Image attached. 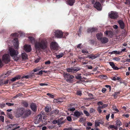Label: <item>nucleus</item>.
Masks as SVG:
<instances>
[{"instance_id": "obj_1", "label": "nucleus", "mask_w": 130, "mask_h": 130, "mask_svg": "<svg viewBox=\"0 0 130 130\" xmlns=\"http://www.w3.org/2000/svg\"><path fill=\"white\" fill-rule=\"evenodd\" d=\"M48 43L46 40L42 39L35 43V47L36 50H39L46 49Z\"/></svg>"}, {"instance_id": "obj_2", "label": "nucleus", "mask_w": 130, "mask_h": 130, "mask_svg": "<svg viewBox=\"0 0 130 130\" xmlns=\"http://www.w3.org/2000/svg\"><path fill=\"white\" fill-rule=\"evenodd\" d=\"M8 53L15 60L17 61L19 60V58L17 57L19 52L17 50H14L12 47H9Z\"/></svg>"}, {"instance_id": "obj_3", "label": "nucleus", "mask_w": 130, "mask_h": 130, "mask_svg": "<svg viewBox=\"0 0 130 130\" xmlns=\"http://www.w3.org/2000/svg\"><path fill=\"white\" fill-rule=\"evenodd\" d=\"M2 61L5 63H7L10 61V57L8 54H5L4 55L2 58Z\"/></svg>"}, {"instance_id": "obj_4", "label": "nucleus", "mask_w": 130, "mask_h": 130, "mask_svg": "<svg viewBox=\"0 0 130 130\" xmlns=\"http://www.w3.org/2000/svg\"><path fill=\"white\" fill-rule=\"evenodd\" d=\"M108 15L111 18L113 19H117L118 18V13L116 12L113 11L109 13Z\"/></svg>"}, {"instance_id": "obj_5", "label": "nucleus", "mask_w": 130, "mask_h": 130, "mask_svg": "<svg viewBox=\"0 0 130 130\" xmlns=\"http://www.w3.org/2000/svg\"><path fill=\"white\" fill-rule=\"evenodd\" d=\"M25 109L23 108H19L16 114L17 117H19L23 114L24 112Z\"/></svg>"}, {"instance_id": "obj_6", "label": "nucleus", "mask_w": 130, "mask_h": 130, "mask_svg": "<svg viewBox=\"0 0 130 130\" xmlns=\"http://www.w3.org/2000/svg\"><path fill=\"white\" fill-rule=\"evenodd\" d=\"M66 80L68 82H70L72 81V79L74 78V76L70 75L69 73H67L64 75Z\"/></svg>"}, {"instance_id": "obj_7", "label": "nucleus", "mask_w": 130, "mask_h": 130, "mask_svg": "<svg viewBox=\"0 0 130 130\" xmlns=\"http://www.w3.org/2000/svg\"><path fill=\"white\" fill-rule=\"evenodd\" d=\"M55 36L58 38H60L63 37V33L60 30H56L55 32Z\"/></svg>"}, {"instance_id": "obj_8", "label": "nucleus", "mask_w": 130, "mask_h": 130, "mask_svg": "<svg viewBox=\"0 0 130 130\" xmlns=\"http://www.w3.org/2000/svg\"><path fill=\"white\" fill-rule=\"evenodd\" d=\"M58 47V45L56 42H52L51 43L50 47L52 49L57 50Z\"/></svg>"}, {"instance_id": "obj_9", "label": "nucleus", "mask_w": 130, "mask_h": 130, "mask_svg": "<svg viewBox=\"0 0 130 130\" xmlns=\"http://www.w3.org/2000/svg\"><path fill=\"white\" fill-rule=\"evenodd\" d=\"M24 49L26 52L28 53L31 51V48L30 45H25L24 46Z\"/></svg>"}, {"instance_id": "obj_10", "label": "nucleus", "mask_w": 130, "mask_h": 130, "mask_svg": "<svg viewBox=\"0 0 130 130\" xmlns=\"http://www.w3.org/2000/svg\"><path fill=\"white\" fill-rule=\"evenodd\" d=\"M100 56V54H96L94 55L92 54H91L89 55H88L87 57L89 59H94Z\"/></svg>"}, {"instance_id": "obj_11", "label": "nucleus", "mask_w": 130, "mask_h": 130, "mask_svg": "<svg viewBox=\"0 0 130 130\" xmlns=\"http://www.w3.org/2000/svg\"><path fill=\"white\" fill-rule=\"evenodd\" d=\"M102 5L99 2L96 1L94 3L93 6L95 8H102Z\"/></svg>"}, {"instance_id": "obj_12", "label": "nucleus", "mask_w": 130, "mask_h": 130, "mask_svg": "<svg viewBox=\"0 0 130 130\" xmlns=\"http://www.w3.org/2000/svg\"><path fill=\"white\" fill-rule=\"evenodd\" d=\"M98 29L96 28H90L88 29L87 32L88 33H92L97 32Z\"/></svg>"}, {"instance_id": "obj_13", "label": "nucleus", "mask_w": 130, "mask_h": 130, "mask_svg": "<svg viewBox=\"0 0 130 130\" xmlns=\"http://www.w3.org/2000/svg\"><path fill=\"white\" fill-rule=\"evenodd\" d=\"M13 44L15 48L18 49L19 48L18 41L17 38H15L14 39L13 41Z\"/></svg>"}, {"instance_id": "obj_14", "label": "nucleus", "mask_w": 130, "mask_h": 130, "mask_svg": "<svg viewBox=\"0 0 130 130\" xmlns=\"http://www.w3.org/2000/svg\"><path fill=\"white\" fill-rule=\"evenodd\" d=\"M120 28L121 29H123L125 27V24L123 21L121 20H120L118 21Z\"/></svg>"}, {"instance_id": "obj_15", "label": "nucleus", "mask_w": 130, "mask_h": 130, "mask_svg": "<svg viewBox=\"0 0 130 130\" xmlns=\"http://www.w3.org/2000/svg\"><path fill=\"white\" fill-rule=\"evenodd\" d=\"M103 36V34L100 32L97 34L96 35V37L98 40L100 41L102 39Z\"/></svg>"}, {"instance_id": "obj_16", "label": "nucleus", "mask_w": 130, "mask_h": 130, "mask_svg": "<svg viewBox=\"0 0 130 130\" xmlns=\"http://www.w3.org/2000/svg\"><path fill=\"white\" fill-rule=\"evenodd\" d=\"M108 63L114 70H117L119 69V68L115 66V65L113 62H109Z\"/></svg>"}, {"instance_id": "obj_17", "label": "nucleus", "mask_w": 130, "mask_h": 130, "mask_svg": "<svg viewBox=\"0 0 130 130\" xmlns=\"http://www.w3.org/2000/svg\"><path fill=\"white\" fill-rule=\"evenodd\" d=\"M30 107L31 109L34 111H35L37 110V106L34 103H32L30 105Z\"/></svg>"}, {"instance_id": "obj_18", "label": "nucleus", "mask_w": 130, "mask_h": 130, "mask_svg": "<svg viewBox=\"0 0 130 130\" xmlns=\"http://www.w3.org/2000/svg\"><path fill=\"white\" fill-rule=\"evenodd\" d=\"M102 43H107L108 41V39L105 37H104L100 41Z\"/></svg>"}, {"instance_id": "obj_19", "label": "nucleus", "mask_w": 130, "mask_h": 130, "mask_svg": "<svg viewBox=\"0 0 130 130\" xmlns=\"http://www.w3.org/2000/svg\"><path fill=\"white\" fill-rule=\"evenodd\" d=\"M42 117L41 115H39L37 116L36 120L37 122L39 123L41 120Z\"/></svg>"}, {"instance_id": "obj_20", "label": "nucleus", "mask_w": 130, "mask_h": 130, "mask_svg": "<svg viewBox=\"0 0 130 130\" xmlns=\"http://www.w3.org/2000/svg\"><path fill=\"white\" fill-rule=\"evenodd\" d=\"M82 113L77 111H75L74 112V116L78 118L81 115Z\"/></svg>"}, {"instance_id": "obj_21", "label": "nucleus", "mask_w": 130, "mask_h": 130, "mask_svg": "<svg viewBox=\"0 0 130 130\" xmlns=\"http://www.w3.org/2000/svg\"><path fill=\"white\" fill-rule=\"evenodd\" d=\"M22 57L23 59H27V55L25 53H22Z\"/></svg>"}, {"instance_id": "obj_22", "label": "nucleus", "mask_w": 130, "mask_h": 130, "mask_svg": "<svg viewBox=\"0 0 130 130\" xmlns=\"http://www.w3.org/2000/svg\"><path fill=\"white\" fill-rule=\"evenodd\" d=\"M59 110L58 109H56L52 111L51 112V115H56L57 114L59 113Z\"/></svg>"}, {"instance_id": "obj_23", "label": "nucleus", "mask_w": 130, "mask_h": 130, "mask_svg": "<svg viewBox=\"0 0 130 130\" xmlns=\"http://www.w3.org/2000/svg\"><path fill=\"white\" fill-rule=\"evenodd\" d=\"M31 114V111L29 110H27L25 112V116L26 117H28Z\"/></svg>"}, {"instance_id": "obj_24", "label": "nucleus", "mask_w": 130, "mask_h": 130, "mask_svg": "<svg viewBox=\"0 0 130 130\" xmlns=\"http://www.w3.org/2000/svg\"><path fill=\"white\" fill-rule=\"evenodd\" d=\"M122 125V123L120 120H117L116 122V125L118 127Z\"/></svg>"}, {"instance_id": "obj_25", "label": "nucleus", "mask_w": 130, "mask_h": 130, "mask_svg": "<svg viewBox=\"0 0 130 130\" xmlns=\"http://www.w3.org/2000/svg\"><path fill=\"white\" fill-rule=\"evenodd\" d=\"M75 0H68V1L69 4L70 6L73 5L75 2Z\"/></svg>"}, {"instance_id": "obj_26", "label": "nucleus", "mask_w": 130, "mask_h": 130, "mask_svg": "<svg viewBox=\"0 0 130 130\" xmlns=\"http://www.w3.org/2000/svg\"><path fill=\"white\" fill-rule=\"evenodd\" d=\"M28 38L30 40L32 43L34 44L35 43V40L34 37H29Z\"/></svg>"}, {"instance_id": "obj_27", "label": "nucleus", "mask_w": 130, "mask_h": 130, "mask_svg": "<svg viewBox=\"0 0 130 130\" xmlns=\"http://www.w3.org/2000/svg\"><path fill=\"white\" fill-rule=\"evenodd\" d=\"M66 70L69 72H73V68H68L66 69Z\"/></svg>"}, {"instance_id": "obj_28", "label": "nucleus", "mask_w": 130, "mask_h": 130, "mask_svg": "<svg viewBox=\"0 0 130 130\" xmlns=\"http://www.w3.org/2000/svg\"><path fill=\"white\" fill-rule=\"evenodd\" d=\"M73 72H76L80 70V68L78 67H75L73 68Z\"/></svg>"}, {"instance_id": "obj_29", "label": "nucleus", "mask_w": 130, "mask_h": 130, "mask_svg": "<svg viewBox=\"0 0 130 130\" xmlns=\"http://www.w3.org/2000/svg\"><path fill=\"white\" fill-rule=\"evenodd\" d=\"M32 74L30 75H25L22 77L23 78H25L26 79H28L29 78H31L32 77Z\"/></svg>"}, {"instance_id": "obj_30", "label": "nucleus", "mask_w": 130, "mask_h": 130, "mask_svg": "<svg viewBox=\"0 0 130 130\" xmlns=\"http://www.w3.org/2000/svg\"><path fill=\"white\" fill-rule=\"evenodd\" d=\"M121 53V52H120V51H113L111 53V54H119Z\"/></svg>"}, {"instance_id": "obj_31", "label": "nucleus", "mask_w": 130, "mask_h": 130, "mask_svg": "<svg viewBox=\"0 0 130 130\" xmlns=\"http://www.w3.org/2000/svg\"><path fill=\"white\" fill-rule=\"evenodd\" d=\"M109 128H113L116 129H118V128L117 126L113 125H110L109 127H108V128L109 129Z\"/></svg>"}, {"instance_id": "obj_32", "label": "nucleus", "mask_w": 130, "mask_h": 130, "mask_svg": "<svg viewBox=\"0 0 130 130\" xmlns=\"http://www.w3.org/2000/svg\"><path fill=\"white\" fill-rule=\"evenodd\" d=\"M64 55V54L62 53H61L59 54V55H56V57L58 58H60L62 57Z\"/></svg>"}, {"instance_id": "obj_33", "label": "nucleus", "mask_w": 130, "mask_h": 130, "mask_svg": "<svg viewBox=\"0 0 130 130\" xmlns=\"http://www.w3.org/2000/svg\"><path fill=\"white\" fill-rule=\"evenodd\" d=\"M101 123L98 122V121H96L95 122V125L96 127L99 126L100 124Z\"/></svg>"}, {"instance_id": "obj_34", "label": "nucleus", "mask_w": 130, "mask_h": 130, "mask_svg": "<svg viewBox=\"0 0 130 130\" xmlns=\"http://www.w3.org/2000/svg\"><path fill=\"white\" fill-rule=\"evenodd\" d=\"M75 77L76 79H81L82 78L80 74L77 75V76H76Z\"/></svg>"}, {"instance_id": "obj_35", "label": "nucleus", "mask_w": 130, "mask_h": 130, "mask_svg": "<svg viewBox=\"0 0 130 130\" xmlns=\"http://www.w3.org/2000/svg\"><path fill=\"white\" fill-rule=\"evenodd\" d=\"M45 111L47 112H49L50 110V109L49 108V107L48 106L46 107L45 108Z\"/></svg>"}, {"instance_id": "obj_36", "label": "nucleus", "mask_w": 130, "mask_h": 130, "mask_svg": "<svg viewBox=\"0 0 130 130\" xmlns=\"http://www.w3.org/2000/svg\"><path fill=\"white\" fill-rule=\"evenodd\" d=\"M84 112L87 116H89L90 115L89 113L86 110L84 111Z\"/></svg>"}, {"instance_id": "obj_37", "label": "nucleus", "mask_w": 130, "mask_h": 130, "mask_svg": "<svg viewBox=\"0 0 130 130\" xmlns=\"http://www.w3.org/2000/svg\"><path fill=\"white\" fill-rule=\"evenodd\" d=\"M5 104L3 103H0V107L1 108H3L5 107Z\"/></svg>"}, {"instance_id": "obj_38", "label": "nucleus", "mask_w": 130, "mask_h": 130, "mask_svg": "<svg viewBox=\"0 0 130 130\" xmlns=\"http://www.w3.org/2000/svg\"><path fill=\"white\" fill-rule=\"evenodd\" d=\"M6 104L8 106H13L14 105V104L12 103H6Z\"/></svg>"}, {"instance_id": "obj_39", "label": "nucleus", "mask_w": 130, "mask_h": 130, "mask_svg": "<svg viewBox=\"0 0 130 130\" xmlns=\"http://www.w3.org/2000/svg\"><path fill=\"white\" fill-rule=\"evenodd\" d=\"M13 126L12 124H11L9 125H7L6 127L8 129H9L10 128H11Z\"/></svg>"}, {"instance_id": "obj_40", "label": "nucleus", "mask_w": 130, "mask_h": 130, "mask_svg": "<svg viewBox=\"0 0 130 130\" xmlns=\"http://www.w3.org/2000/svg\"><path fill=\"white\" fill-rule=\"evenodd\" d=\"M4 117L3 116H0V120L2 122H4Z\"/></svg>"}, {"instance_id": "obj_41", "label": "nucleus", "mask_w": 130, "mask_h": 130, "mask_svg": "<svg viewBox=\"0 0 130 130\" xmlns=\"http://www.w3.org/2000/svg\"><path fill=\"white\" fill-rule=\"evenodd\" d=\"M46 94L49 96L50 97H51V98H54V95L51 94L50 93H47Z\"/></svg>"}, {"instance_id": "obj_42", "label": "nucleus", "mask_w": 130, "mask_h": 130, "mask_svg": "<svg viewBox=\"0 0 130 130\" xmlns=\"http://www.w3.org/2000/svg\"><path fill=\"white\" fill-rule=\"evenodd\" d=\"M113 109L117 112H119V110L117 108L116 106H112Z\"/></svg>"}, {"instance_id": "obj_43", "label": "nucleus", "mask_w": 130, "mask_h": 130, "mask_svg": "<svg viewBox=\"0 0 130 130\" xmlns=\"http://www.w3.org/2000/svg\"><path fill=\"white\" fill-rule=\"evenodd\" d=\"M120 93L119 92H116L113 95L115 98H116L117 97V95L119 94Z\"/></svg>"}, {"instance_id": "obj_44", "label": "nucleus", "mask_w": 130, "mask_h": 130, "mask_svg": "<svg viewBox=\"0 0 130 130\" xmlns=\"http://www.w3.org/2000/svg\"><path fill=\"white\" fill-rule=\"evenodd\" d=\"M41 86H47L48 85V84L46 83H41L39 84Z\"/></svg>"}, {"instance_id": "obj_45", "label": "nucleus", "mask_w": 130, "mask_h": 130, "mask_svg": "<svg viewBox=\"0 0 130 130\" xmlns=\"http://www.w3.org/2000/svg\"><path fill=\"white\" fill-rule=\"evenodd\" d=\"M77 94L79 96H81L82 94L81 91H77Z\"/></svg>"}, {"instance_id": "obj_46", "label": "nucleus", "mask_w": 130, "mask_h": 130, "mask_svg": "<svg viewBox=\"0 0 130 130\" xmlns=\"http://www.w3.org/2000/svg\"><path fill=\"white\" fill-rule=\"evenodd\" d=\"M109 31H106L104 32L105 34H106V36H110V35H109Z\"/></svg>"}, {"instance_id": "obj_47", "label": "nucleus", "mask_w": 130, "mask_h": 130, "mask_svg": "<svg viewBox=\"0 0 130 130\" xmlns=\"http://www.w3.org/2000/svg\"><path fill=\"white\" fill-rule=\"evenodd\" d=\"M82 53H86L87 54H88L89 53L86 50H82Z\"/></svg>"}, {"instance_id": "obj_48", "label": "nucleus", "mask_w": 130, "mask_h": 130, "mask_svg": "<svg viewBox=\"0 0 130 130\" xmlns=\"http://www.w3.org/2000/svg\"><path fill=\"white\" fill-rule=\"evenodd\" d=\"M108 106L107 104H104L102 106H100L102 108H103L107 107Z\"/></svg>"}, {"instance_id": "obj_49", "label": "nucleus", "mask_w": 130, "mask_h": 130, "mask_svg": "<svg viewBox=\"0 0 130 130\" xmlns=\"http://www.w3.org/2000/svg\"><path fill=\"white\" fill-rule=\"evenodd\" d=\"M109 35H110L109 36L110 37H111L113 35V32L110 31H109Z\"/></svg>"}, {"instance_id": "obj_50", "label": "nucleus", "mask_w": 130, "mask_h": 130, "mask_svg": "<svg viewBox=\"0 0 130 130\" xmlns=\"http://www.w3.org/2000/svg\"><path fill=\"white\" fill-rule=\"evenodd\" d=\"M88 96H89L91 97V98H90V100H92L93 99V98H93L92 97L93 96V95L92 94H91V93H89L88 94Z\"/></svg>"}, {"instance_id": "obj_51", "label": "nucleus", "mask_w": 130, "mask_h": 130, "mask_svg": "<svg viewBox=\"0 0 130 130\" xmlns=\"http://www.w3.org/2000/svg\"><path fill=\"white\" fill-rule=\"evenodd\" d=\"M101 109L102 108L100 106L98 108V110L100 113H101L102 112V110H101Z\"/></svg>"}, {"instance_id": "obj_52", "label": "nucleus", "mask_w": 130, "mask_h": 130, "mask_svg": "<svg viewBox=\"0 0 130 130\" xmlns=\"http://www.w3.org/2000/svg\"><path fill=\"white\" fill-rule=\"evenodd\" d=\"M95 110L93 108H90V112L91 113H92L93 112H94Z\"/></svg>"}, {"instance_id": "obj_53", "label": "nucleus", "mask_w": 130, "mask_h": 130, "mask_svg": "<svg viewBox=\"0 0 130 130\" xmlns=\"http://www.w3.org/2000/svg\"><path fill=\"white\" fill-rule=\"evenodd\" d=\"M23 106L26 107L28 106V104L27 102H25L23 103Z\"/></svg>"}, {"instance_id": "obj_54", "label": "nucleus", "mask_w": 130, "mask_h": 130, "mask_svg": "<svg viewBox=\"0 0 130 130\" xmlns=\"http://www.w3.org/2000/svg\"><path fill=\"white\" fill-rule=\"evenodd\" d=\"M113 59L116 61H118L120 60V59L119 57H115Z\"/></svg>"}, {"instance_id": "obj_55", "label": "nucleus", "mask_w": 130, "mask_h": 130, "mask_svg": "<svg viewBox=\"0 0 130 130\" xmlns=\"http://www.w3.org/2000/svg\"><path fill=\"white\" fill-rule=\"evenodd\" d=\"M105 87L107 88H109V91H110L111 90V86L109 85H106L105 86Z\"/></svg>"}, {"instance_id": "obj_56", "label": "nucleus", "mask_w": 130, "mask_h": 130, "mask_svg": "<svg viewBox=\"0 0 130 130\" xmlns=\"http://www.w3.org/2000/svg\"><path fill=\"white\" fill-rule=\"evenodd\" d=\"M67 120L69 121H70L72 120V119L71 117L70 116L68 117H67Z\"/></svg>"}, {"instance_id": "obj_57", "label": "nucleus", "mask_w": 130, "mask_h": 130, "mask_svg": "<svg viewBox=\"0 0 130 130\" xmlns=\"http://www.w3.org/2000/svg\"><path fill=\"white\" fill-rule=\"evenodd\" d=\"M42 74H43V72H42V71L41 70V71L39 72H38V73H37L36 74L37 75H41Z\"/></svg>"}, {"instance_id": "obj_58", "label": "nucleus", "mask_w": 130, "mask_h": 130, "mask_svg": "<svg viewBox=\"0 0 130 130\" xmlns=\"http://www.w3.org/2000/svg\"><path fill=\"white\" fill-rule=\"evenodd\" d=\"M51 61L50 60H48L47 61H46L45 62V64H50Z\"/></svg>"}, {"instance_id": "obj_59", "label": "nucleus", "mask_w": 130, "mask_h": 130, "mask_svg": "<svg viewBox=\"0 0 130 130\" xmlns=\"http://www.w3.org/2000/svg\"><path fill=\"white\" fill-rule=\"evenodd\" d=\"M40 70V69H39V68H37L33 70V71L34 72H37L38 71H39Z\"/></svg>"}, {"instance_id": "obj_60", "label": "nucleus", "mask_w": 130, "mask_h": 130, "mask_svg": "<svg viewBox=\"0 0 130 130\" xmlns=\"http://www.w3.org/2000/svg\"><path fill=\"white\" fill-rule=\"evenodd\" d=\"M40 58H39L37 59H36V60H35V63H37L38 62L39 60H40Z\"/></svg>"}, {"instance_id": "obj_61", "label": "nucleus", "mask_w": 130, "mask_h": 130, "mask_svg": "<svg viewBox=\"0 0 130 130\" xmlns=\"http://www.w3.org/2000/svg\"><path fill=\"white\" fill-rule=\"evenodd\" d=\"M16 80H18L20 78V76H17L15 77Z\"/></svg>"}, {"instance_id": "obj_62", "label": "nucleus", "mask_w": 130, "mask_h": 130, "mask_svg": "<svg viewBox=\"0 0 130 130\" xmlns=\"http://www.w3.org/2000/svg\"><path fill=\"white\" fill-rule=\"evenodd\" d=\"M75 110V109L74 108H70L69 109V110L71 111H74Z\"/></svg>"}, {"instance_id": "obj_63", "label": "nucleus", "mask_w": 130, "mask_h": 130, "mask_svg": "<svg viewBox=\"0 0 130 130\" xmlns=\"http://www.w3.org/2000/svg\"><path fill=\"white\" fill-rule=\"evenodd\" d=\"M110 114H109L108 115H107L106 116V119L108 120V119L109 117H110Z\"/></svg>"}, {"instance_id": "obj_64", "label": "nucleus", "mask_w": 130, "mask_h": 130, "mask_svg": "<svg viewBox=\"0 0 130 130\" xmlns=\"http://www.w3.org/2000/svg\"><path fill=\"white\" fill-rule=\"evenodd\" d=\"M106 91V89L104 88H103L102 90V92L103 93H104Z\"/></svg>"}]
</instances>
